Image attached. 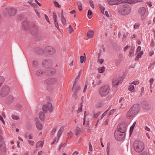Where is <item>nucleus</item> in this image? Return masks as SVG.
Wrapping results in <instances>:
<instances>
[{
  "instance_id": "1",
  "label": "nucleus",
  "mask_w": 155,
  "mask_h": 155,
  "mask_svg": "<svg viewBox=\"0 0 155 155\" xmlns=\"http://www.w3.org/2000/svg\"><path fill=\"white\" fill-rule=\"evenodd\" d=\"M117 11L118 13L120 15L126 16L131 13V8L129 5L125 4L119 6Z\"/></svg>"
},
{
  "instance_id": "2",
  "label": "nucleus",
  "mask_w": 155,
  "mask_h": 155,
  "mask_svg": "<svg viewBox=\"0 0 155 155\" xmlns=\"http://www.w3.org/2000/svg\"><path fill=\"white\" fill-rule=\"evenodd\" d=\"M133 147L135 150L137 152H140L144 149L145 146L143 142L136 140L134 143Z\"/></svg>"
},
{
  "instance_id": "3",
  "label": "nucleus",
  "mask_w": 155,
  "mask_h": 155,
  "mask_svg": "<svg viewBox=\"0 0 155 155\" xmlns=\"http://www.w3.org/2000/svg\"><path fill=\"white\" fill-rule=\"evenodd\" d=\"M110 87L108 85H105L100 87L98 93L101 97H105L108 94Z\"/></svg>"
},
{
  "instance_id": "4",
  "label": "nucleus",
  "mask_w": 155,
  "mask_h": 155,
  "mask_svg": "<svg viewBox=\"0 0 155 155\" xmlns=\"http://www.w3.org/2000/svg\"><path fill=\"white\" fill-rule=\"evenodd\" d=\"M10 90V87L7 85L3 86L0 91V96L2 97H6L8 94Z\"/></svg>"
},
{
  "instance_id": "5",
  "label": "nucleus",
  "mask_w": 155,
  "mask_h": 155,
  "mask_svg": "<svg viewBox=\"0 0 155 155\" xmlns=\"http://www.w3.org/2000/svg\"><path fill=\"white\" fill-rule=\"evenodd\" d=\"M43 110L45 112H47L48 111L51 112L53 110L51 103L49 102H48L46 105H44L43 106Z\"/></svg>"
},
{
  "instance_id": "6",
  "label": "nucleus",
  "mask_w": 155,
  "mask_h": 155,
  "mask_svg": "<svg viewBox=\"0 0 155 155\" xmlns=\"http://www.w3.org/2000/svg\"><path fill=\"white\" fill-rule=\"evenodd\" d=\"M124 135L123 133L119 131H116L115 132V137L116 139L118 140H121L124 138Z\"/></svg>"
},
{
  "instance_id": "7",
  "label": "nucleus",
  "mask_w": 155,
  "mask_h": 155,
  "mask_svg": "<svg viewBox=\"0 0 155 155\" xmlns=\"http://www.w3.org/2000/svg\"><path fill=\"white\" fill-rule=\"evenodd\" d=\"M8 12L10 16H13L16 13V10L14 8H10L8 9H6L4 11V13L6 14Z\"/></svg>"
},
{
  "instance_id": "8",
  "label": "nucleus",
  "mask_w": 155,
  "mask_h": 155,
  "mask_svg": "<svg viewBox=\"0 0 155 155\" xmlns=\"http://www.w3.org/2000/svg\"><path fill=\"white\" fill-rule=\"evenodd\" d=\"M52 64V61L51 60L47 59L44 60L42 62V65L43 67L46 68H48Z\"/></svg>"
},
{
  "instance_id": "9",
  "label": "nucleus",
  "mask_w": 155,
  "mask_h": 155,
  "mask_svg": "<svg viewBox=\"0 0 155 155\" xmlns=\"http://www.w3.org/2000/svg\"><path fill=\"white\" fill-rule=\"evenodd\" d=\"M117 130L121 132L122 133H124L127 130V126L124 124H122L119 125L117 127Z\"/></svg>"
},
{
  "instance_id": "10",
  "label": "nucleus",
  "mask_w": 155,
  "mask_h": 155,
  "mask_svg": "<svg viewBox=\"0 0 155 155\" xmlns=\"http://www.w3.org/2000/svg\"><path fill=\"white\" fill-rule=\"evenodd\" d=\"M45 51L50 54H54L56 51L55 49L51 46L46 47L45 48Z\"/></svg>"
},
{
  "instance_id": "11",
  "label": "nucleus",
  "mask_w": 155,
  "mask_h": 155,
  "mask_svg": "<svg viewBox=\"0 0 155 155\" xmlns=\"http://www.w3.org/2000/svg\"><path fill=\"white\" fill-rule=\"evenodd\" d=\"M121 0H107V2L110 5H117L123 3Z\"/></svg>"
},
{
  "instance_id": "12",
  "label": "nucleus",
  "mask_w": 155,
  "mask_h": 155,
  "mask_svg": "<svg viewBox=\"0 0 155 155\" xmlns=\"http://www.w3.org/2000/svg\"><path fill=\"white\" fill-rule=\"evenodd\" d=\"M140 106L138 104H134L130 108V109L134 113L136 114L138 112L140 109Z\"/></svg>"
},
{
  "instance_id": "13",
  "label": "nucleus",
  "mask_w": 155,
  "mask_h": 155,
  "mask_svg": "<svg viewBox=\"0 0 155 155\" xmlns=\"http://www.w3.org/2000/svg\"><path fill=\"white\" fill-rule=\"evenodd\" d=\"M58 80L55 78H52L47 79L46 82L48 84H52L56 83L58 82Z\"/></svg>"
},
{
  "instance_id": "14",
  "label": "nucleus",
  "mask_w": 155,
  "mask_h": 155,
  "mask_svg": "<svg viewBox=\"0 0 155 155\" xmlns=\"http://www.w3.org/2000/svg\"><path fill=\"white\" fill-rule=\"evenodd\" d=\"M146 9L144 7H140L139 10V14L142 16L141 17V19L142 20H143L144 19V17L143 16L146 12Z\"/></svg>"
},
{
  "instance_id": "15",
  "label": "nucleus",
  "mask_w": 155,
  "mask_h": 155,
  "mask_svg": "<svg viewBox=\"0 0 155 155\" xmlns=\"http://www.w3.org/2000/svg\"><path fill=\"white\" fill-rule=\"evenodd\" d=\"M121 83V81L119 79L115 78L113 79L112 82L113 86L117 87Z\"/></svg>"
},
{
  "instance_id": "16",
  "label": "nucleus",
  "mask_w": 155,
  "mask_h": 155,
  "mask_svg": "<svg viewBox=\"0 0 155 155\" xmlns=\"http://www.w3.org/2000/svg\"><path fill=\"white\" fill-rule=\"evenodd\" d=\"M135 115V114L130 108L127 112V117L128 118H131L133 117Z\"/></svg>"
},
{
  "instance_id": "17",
  "label": "nucleus",
  "mask_w": 155,
  "mask_h": 155,
  "mask_svg": "<svg viewBox=\"0 0 155 155\" xmlns=\"http://www.w3.org/2000/svg\"><path fill=\"white\" fill-rule=\"evenodd\" d=\"M38 32V27L37 26L35 25L31 29V34L33 35L36 34Z\"/></svg>"
},
{
  "instance_id": "18",
  "label": "nucleus",
  "mask_w": 155,
  "mask_h": 155,
  "mask_svg": "<svg viewBox=\"0 0 155 155\" xmlns=\"http://www.w3.org/2000/svg\"><path fill=\"white\" fill-rule=\"evenodd\" d=\"M75 86H74V90H75V91H73V92H74V94H73L72 95V96L74 97H75V98L76 99L77 97H75L76 95L77 94V91L78 90H79L81 88H80V87L79 86H77V87H76L75 86Z\"/></svg>"
},
{
  "instance_id": "19",
  "label": "nucleus",
  "mask_w": 155,
  "mask_h": 155,
  "mask_svg": "<svg viewBox=\"0 0 155 155\" xmlns=\"http://www.w3.org/2000/svg\"><path fill=\"white\" fill-rule=\"evenodd\" d=\"M61 22L63 25L65 26L66 25V19L63 15V12H62L61 13Z\"/></svg>"
},
{
  "instance_id": "20",
  "label": "nucleus",
  "mask_w": 155,
  "mask_h": 155,
  "mask_svg": "<svg viewBox=\"0 0 155 155\" xmlns=\"http://www.w3.org/2000/svg\"><path fill=\"white\" fill-rule=\"evenodd\" d=\"M94 32L93 31H89L87 33V36L89 38H93Z\"/></svg>"
},
{
  "instance_id": "21",
  "label": "nucleus",
  "mask_w": 155,
  "mask_h": 155,
  "mask_svg": "<svg viewBox=\"0 0 155 155\" xmlns=\"http://www.w3.org/2000/svg\"><path fill=\"white\" fill-rule=\"evenodd\" d=\"M64 128V127H61L60 128V129L59 130L58 132L57 135V137H58V140H57V142L59 140V138L60 137L61 134H62V133L63 131Z\"/></svg>"
},
{
  "instance_id": "22",
  "label": "nucleus",
  "mask_w": 155,
  "mask_h": 155,
  "mask_svg": "<svg viewBox=\"0 0 155 155\" xmlns=\"http://www.w3.org/2000/svg\"><path fill=\"white\" fill-rule=\"evenodd\" d=\"M36 125L37 128L39 130H41L42 128V125L41 123L39 121L36 122Z\"/></svg>"
},
{
  "instance_id": "23",
  "label": "nucleus",
  "mask_w": 155,
  "mask_h": 155,
  "mask_svg": "<svg viewBox=\"0 0 155 155\" xmlns=\"http://www.w3.org/2000/svg\"><path fill=\"white\" fill-rule=\"evenodd\" d=\"M43 74V71L41 69H39L36 72V75L37 76L41 77L42 75Z\"/></svg>"
},
{
  "instance_id": "24",
  "label": "nucleus",
  "mask_w": 155,
  "mask_h": 155,
  "mask_svg": "<svg viewBox=\"0 0 155 155\" xmlns=\"http://www.w3.org/2000/svg\"><path fill=\"white\" fill-rule=\"evenodd\" d=\"M129 90L133 92H135L134 86L132 84L130 85L129 87Z\"/></svg>"
},
{
  "instance_id": "25",
  "label": "nucleus",
  "mask_w": 155,
  "mask_h": 155,
  "mask_svg": "<svg viewBox=\"0 0 155 155\" xmlns=\"http://www.w3.org/2000/svg\"><path fill=\"white\" fill-rule=\"evenodd\" d=\"M45 116V114L42 112H40L39 114V116L41 120H43Z\"/></svg>"
},
{
  "instance_id": "26",
  "label": "nucleus",
  "mask_w": 155,
  "mask_h": 155,
  "mask_svg": "<svg viewBox=\"0 0 155 155\" xmlns=\"http://www.w3.org/2000/svg\"><path fill=\"white\" fill-rule=\"evenodd\" d=\"M98 71L99 73H103L105 70V68L104 67L98 68Z\"/></svg>"
},
{
  "instance_id": "27",
  "label": "nucleus",
  "mask_w": 155,
  "mask_h": 155,
  "mask_svg": "<svg viewBox=\"0 0 155 155\" xmlns=\"http://www.w3.org/2000/svg\"><path fill=\"white\" fill-rule=\"evenodd\" d=\"M12 119L14 120H19L20 119V117L18 116L15 115H12Z\"/></svg>"
},
{
  "instance_id": "28",
  "label": "nucleus",
  "mask_w": 155,
  "mask_h": 155,
  "mask_svg": "<svg viewBox=\"0 0 155 155\" xmlns=\"http://www.w3.org/2000/svg\"><path fill=\"white\" fill-rule=\"evenodd\" d=\"M67 140H68L70 139L73 135V134L71 131H70L69 133H67Z\"/></svg>"
},
{
  "instance_id": "29",
  "label": "nucleus",
  "mask_w": 155,
  "mask_h": 155,
  "mask_svg": "<svg viewBox=\"0 0 155 155\" xmlns=\"http://www.w3.org/2000/svg\"><path fill=\"white\" fill-rule=\"evenodd\" d=\"M43 145V142L42 141H40L38 142L36 144V147H41Z\"/></svg>"
},
{
  "instance_id": "30",
  "label": "nucleus",
  "mask_w": 155,
  "mask_h": 155,
  "mask_svg": "<svg viewBox=\"0 0 155 155\" xmlns=\"http://www.w3.org/2000/svg\"><path fill=\"white\" fill-rule=\"evenodd\" d=\"M78 6L79 10L80 11H81L82 9V8L81 3L80 1H78Z\"/></svg>"
},
{
  "instance_id": "31",
  "label": "nucleus",
  "mask_w": 155,
  "mask_h": 155,
  "mask_svg": "<svg viewBox=\"0 0 155 155\" xmlns=\"http://www.w3.org/2000/svg\"><path fill=\"white\" fill-rule=\"evenodd\" d=\"M136 124V122H134L133 124L130 127V134L131 133H132L134 128Z\"/></svg>"
},
{
  "instance_id": "32",
  "label": "nucleus",
  "mask_w": 155,
  "mask_h": 155,
  "mask_svg": "<svg viewBox=\"0 0 155 155\" xmlns=\"http://www.w3.org/2000/svg\"><path fill=\"white\" fill-rule=\"evenodd\" d=\"M99 7L101 10V12L104 14V11L105 10V8L103 6L101 5H99Z\"/></svg>"
},
{
  "instance_id": "33",
  "label": "nucleus",
  "mask_w": 155,
  "mask_h": 155,
  "mask_svg": "<svg viewBox=\"0 0 155 155\" xmlns=\"http://www.w3.org/2000/svg\"><path fill=\"white\" fill-rule=\"evenodd\" d=\"M92 12L90 10H89L87 12L88 17L89 18L91 19L92 18L91 15L92 14Z\"/></svg>"
},
{
  "instance_id": "34",
  "label": "nucleus",
  "mask_w": 155,
  "mask_h": 155,
  "mask_svg": "<svg viewBox=\"0 0 155 155\" xmlns=\"http://www.w3.org/2000/svg\"><path fill=\"white\" fill-rule=\"evenodd\" d=\"M150 107V105L148 104H145L143 105V108L145 110L148 109Z\"/></svg>"
},
{
  "instance_id": "35",
  "label": "nucleus",
  "mask_w": 155,
  "mask_h": 155,
  "mask_svg": "<svg viewBox=\"0 0 155 155\" xmlns=\"http://www.w3.org/2000/svg\"><path fill=\"white\" fill-rule=\"evenodd\" d=\"M134 47L132 48L131 50L129 52L130 56H132L134 55Z\"/></svg>"
},
{
  "instance_id": "36",
  "label": "nucleus",
  "mask_w": 155,
  "mask_h": 155,
  "mask_svg": "<svg viewBox=\"0 0 155 155\" xmlns=\"http://www.w3.org/2000/svg\"><path fill=\"white\" fill-rule=\"evenodd\" d=\"M81 131L79 127H77L75 130L76 135H77L78 134L80 133Z\"/></svg>"
},
{
  "instance_id": "37",
  "label": "nucleus",
  "mask_w": 155,
  "mask_h": 155,
  "mask_svg": "<svg viewBox=\"0 0 155 155\" xmlns=\"http://www.w3.org/2000/svg\"><path fill=\"white\" fill-rule=\"evenodd\" d=\"M4 79L3 77H0V87L2 86V83L4 82Z\"/></svg>"
},
{
  "instance_id": "38",
  "label": "nucleus",
  "mask_w": 155,
  "mask_h": 155,
  "mask_svg": "<svg viewBox=\"0 0 155 155\" xmlns=\"http://www.w3.org/2000/svg\"><path fill=\"white\" fill-rule=\"evenodd\" d=\"M133 0H121V1H123V2H125L130 4L133 3Z\"/></svg>"
},
{
  "instance_id": "39",
  "label": "nucleus",
  "mask_w": 155,
  "mask_h": 155,
  "mask_svg": "<svg viewBox=\"0 0 155 155\" xmlns=\"http://www.w3.org/2000/svg\"><path fill=\"white\" fill-rule=\"evenodd\" d=\"M53 18L54 21H57V16L54 13L53 14Z\"/></svg>"
},
{
  "instance_id": "40",
  "label": "nucleus",
  "mask_w": 155,
  "mask_h": 155,
  "mask_svg": "<svg viewBox=\"0 0 155 155\" xmlns=\"http://www.w3.org/2000/svg\"><path fill=\"white\" fill-rule=\"evenodd\" d=\"M54 24L55 25V27L56 28H57L58 30H59L60 28H59V27L58 23V21H54Z\"/></svg>"
},
{
  "instance_id": "41",
  "label": "nucleus",
  "mask_w": 155,
  "mask_h": 155,
  "mask_svg": "<svg viewBox=\"0 0 155 155\" xmlns=\"http://www.w3.org/2000/svg\"><path fill=\"white\" fill-rule=\"evenodd\" d=\"M100 114L101 113L99 112H98L94 114V117L95 118H97L100 115Z\"/></svg>"
},
{
  "instance_id": "42",
  "label": "nucleus",
  "mask_w": 155,
  "mask_h": 155,
  "mask_svg": "<svg viewBox=\"0 0 155 155\" xmlns=\"http://www.w3.org/2000/svg\"><path fill=\"white\" fill-rule=\"evenodd\" d=\"M116 110V109H112L111 110L109 113V115H110L113 114L114 113L115 111Z\"/></svg>"
},
{
  "instance_id": "43",
  "label": "nucleus",
  "mask_w": 155,
  "mask_h": 155,
  "mask_svg": "<svg viewBox=\"0 0 155 155\" xmlns=\"http://www.w3.org/2000/svg\"><path fill=\"white\" fill-rule=\"evenodd\" d=\"M85 58L84 56H80V62L81 63H82L84 61H85Z\"/></svg>"
},
{
  "instance_id": "44",
  "label": "nucleus",
  "mask_w": 155,
  "mask_h": 155,
  "mask_svg": "<svg viewBox=\"0 0 155 155\" xmlns=\"http://www.w3.org/2000/svg\"><path fill=\"white\" fill-rule=\"evenodd\" d=\"M68 30L69 31L70 33H71V32L74 31L73 28L71 25H69Z\"/></svg>"
},
{
  "instance_id": "45",
  "label": "nucleus",
  "mask_w": 155,
  "mask_h": 155,
  "mask_svg": "<svg viewBox=\"0 0 155 155\" xmlns=\"http://www.w3.org/2000/svg\"><path fill=\"white\" fill-rule=\"evenodd\" d=\"M78 81V79H77V78H75V81H74V83L73 85V91H74V86H75V85H76V83Z\"/></svg>"
},
{
  "instance_id": "46",
  "label": "nucleus",
  "mask_w": 155,
  "mask_h": 155,
  "mask_svg": "<svg viewBox=\"0 0 155 155\" xmlns=\"http://www.w3.org/2000/svg\"><path fill=\"white\" fill-rule=\"evenodd\" d=\"M89 3L91 6L93 8H94V4L92 0H90L89 1Z\"/></svg>"
},
{
  "instance_id": "47",
  "label": "nucleus",
  "mask_w": 155,
  "mask_h": 155,
  "mask_svg": "<svg viewBox=\"0 0 155 155\" xmlns=\"http://www.w3.org/2000/svg\"><path fill=\"white\" fill-rule=\"evenodd\" d=\"M143 51H142L138 54L137 55V57L138 58L141 57V56L143 54Z\"/></svg>"
},
{
  "instance_id": "48",
  "label": "nucleus",
  "mask_w": 155,
  "mask_h": 155,
  "mask_svg": "<svg viewBox=\"0 0 155 155\" xmlns=\"http://www.w3.org/2000/svg\"><path fill=\"white\" fill-rule=\"evenodd\" d=\"M108 110H106V111L104 112L102 115L101 116V119H102L107 114L108 111Z\"/></svg>"
},
{
  "instance_id": "49",
  "label": "nucleus",
  "mask_w": 155,
  "mask_h": 155,
  "mask_svg": "<svg viewBox=\"0 0 155 155\" xmlns=\"http://www.w3.org/2000/svg\"><path fill=\"white\" fill-rule=\"evenodd\" d=\"M140 24L139 23H136L134 26V27L135 29H137L140 26Z\"/></svg>"
},
{
  "instance_id": "50",
  "label": "nucleus",
  "mask_w": 155,
  "mask_h": 155,
  "mask_svg": "<svg viewBox=\"0 0 155 155\" xmlns=\"http://www.w3.org/2000/svg\"><path fill=\"white\" fill-rule=\"evenodd\" d=\"M154 81V79L153 78H151L150 80V87H151V85L153 83Z\"/></svg>"
},
{
  "instance_id": "51",
  "label": "nucleus",
  "mask_w": 155,
  "mask_h": 155,
  "mask_svg": "<svg viewBox=\"0 0 155 155\" xmlns=\"http://www.w3.org/2000/svg\"><path fill=\"white\" fill-rule=\"evenodd\" d=\"M98 61L101 64L104 62V60L103 59H99V57L98 56Z\"/></svg>"
},
{
  "instance_id": "52",
  "label": "nucleus",
  "mask_w": 155,
  "mask_h": 155,
  "mask_svg": "<svg viewBox=\"0 0 155 155\" xmlns=\"http://www.w3.org/2000/svg\"><path fill=\"white\" fill-rule=\"evenodd\" d=\"M54 3L55 5V6L57 7H60V6L58 4V3L57 2H54Z\"/></svg>"
},
{
  "instance_id": "53",
  "label": "nucleus",
  "mask_w": 155,
  "mask_h": 155,
  "mask_svg": "<svg viewBox=\"0 0 155 155\" xmlns=\"http://www.w3.org/2000/svg\"><path fill=\"white\" fill-rule=\"evenodd\" d=\"M139 83V81H133L131 84L134 85H137Z\"/></svg>"
},
{
  "instance_id": "54",
  "label": "nucleus",
  "mask_w": 155,
  "mask_h": 155,
  "mask_svg": "<svg viewBox=\"0 0 155 155\" xmlns=\"http://www.w3.org/2000/svg\"><path fill=\"white\" fill-rule=\"evenodd\" d=\"M28 142L31 145H33L35 143L32 140H28Z\"/></svg>"
},
{
  "instance_id": "55",
  "label": "nucleus",
  "mask_w": 155,
  "mask_h": 155,
  "mask_svg": "<svg viewBox=\"0 0 155 155\" xmlns=\"http://www.w3.org/2000/svg\"><path fill=\"white\" fill-rule=\"evenodd\" d=\"M33 66H34L35 67H36L38 65V62L36 61H33Z\"/></svg>"
},
{
  "instance_id": "56",
  "label": "nucleus",
  "mask_w": 155,
  "mask_h": 155,
  "mask_svg": "<svg viewBox=\"0 0 155 155\" xmlns=\"http://www.w3.org/2000/svg\"><path fill=\"white\" fill-rule=\"evenodd\" d=\"M30 0L25 3L24 5L27 6H29L30 5Z\"/></svg>"
},
{
  "instance_id": "57",
  "label": "nucleus",
  "mask_w": 155,
  "mask_h": 155,
  "mask_svg": "<svg viewBox=\"0 0 155 155\" xmlns=\"http://www.w3.org/2000/svg\"><path fill=\"white\" fill-rule=\"evenodd\" d=\"M140 155H150V154L148 153L143 152L140 153Z\"/></svg>"
},
{
  "instance_id": "58",
  "label": "nucleus",
  "mask_w": 155,
  "mask_h": 155,
  "mask_svg": "<svg viewBox=\"0 0 155 155\" xmlns=\"http://www.w3.org/2000/svg\"><path fill=\"white\" fill-rule=\"evenodd\" d=\"M0 120H1V121H2V123H3V124H5V121H4L3 117L0 115Z\"/></svg>"
},
{
  "instance_id": "59",
  "label": "nucleus",
  "mask_w": 155,
  "mask_h": 155,
  "mask_svg": "<svg viewBox=\"0 0 155 155\" xmlns=\"http://www.w3.org/2000/svg\"><path fill=\"white\" fill-rule=\"evenodd\" d=\"M45 19L47 21V22H48L49 23V24H50V23L49 21V18H48V16L46 15H45Z\"/></svg>"
},
{
  "instance_id": "60",
  "label": "nucleus",
  "mask_w": 155,
  "mask_h": 155,
  "mask_svg": "<svg viewBox=\"0 0 155 155\" xmlns=\"http://www.w3.org/2000/svg\"><path fill=\"white\" fill-rule=\"evenodd\" d=\"M133 3L137 2H143V0H133Z\"/></svg>"
},
{
  "instance_id": "61",
  "label": "nucleus",
  "mask_w": 155,
  "mask_h": 155,
  "mask_svg": "<svg viewBox=\"0 0 155 155\" xmlns=\"http://www.w3.org/2000/svg\"><path fill=\"white\" fill-rule=\"evenodd\" d=\"M82 111V108L81 107H80L78 108V109L77 110V113H79Z\"/></svg>"
},
{
  "instance_id": "62",
  "label": "nucleus",
  "mask_w": 155,
  "mask_h": 155,
  "mask_svg": "<svg viewBox=\"0 0 155 155\" xmlns=\"http://www.w3.org/2000/svg\"><path fill=\"white\" fill-rule=\"evenodd\" d=\"M30 5H31V6L33 7H35L36 5V4L35 3H32V1H31L30 0Z\"/></svg>"
},
{
  "instance_id": "63",
  "label": "nucleus",
  "mask_w": 155,
  "mask_h": 155,
  "mask_svg": "<svg viewBox=\"0 0 155 155\" xmlns=\"http://www.w3.org/2000/svg\"><path fill=\"white\" fill-rule=\"evenodd\" d=\"M15 107L16 108L19 109L21 107V105L20 104H18L15 105Z\"/></svg>"
},
{
  "instance_id": "64",
  "label": "nucleus",
  "mask_w": 155,
  "mask_h": 155,
  "mask_svg": "<svg viewBox=\"0 0 155 155\" xmlns=\"http://www.w3.org/2000/svg\"><path fill=\"white\" fill-rule=\"evenodd\" d=\"M106 150L107 153V155H108L110 151V147L109 146H107Z\"/></svg>"
}]
</instances>
